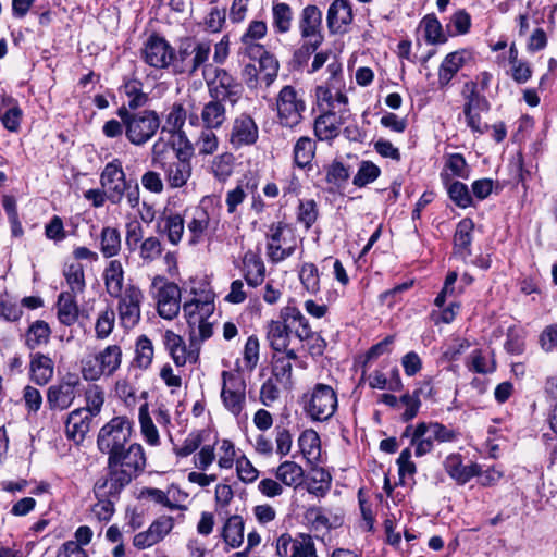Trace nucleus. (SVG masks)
Listing matches in <instances>:
<instances>
[{
    "label": "nucleus",
    "mask_w": 557,
    "mask_h": 557,
    "mask_svg": "<svg viewBox=\"0 0 557 557\" xmlns=\"http://www.w3.org/2000/svg\"><path fill=\"white\" fill-rule=\"evenodd\" d=\"M151 290L157 300L160 317L166 320L174 319L180 312L181 288L177 284L157 275L152 278Z\"/></svg>",
    "instance_id": "10"
},
{
    "label": "nucleus",
    "mask_w": 557,
    "mask_h": 557,
    "mask_svg": "<svg viewBox=\"0 0 557 557\" xmlns=\"http://www.w3.org/2000/svg\"><path fill=\"white\" fill-rule=\"evenodd\" d=\"M29 371L32 380L38 385H46L53 376L52 359L41 352L30 355Z\"/></svg>",
    "instance_id": "31"
},
{
    "label": "nucleus",
    "mask_w": 557,
    "mask_h": 557,
    "mask_svg": "<svg viewBox=\"0 0 557 557\" xmlns=\"http://www.w3.org/2000/svg\"><path fill=\"white\" fill-rule=\"evenodd\" d=\"M298 444L307 458H314L320 451V437L313 430L304 431L298 438Z\"/></svg>",
    "instance_id": "62"
},
{
    "label": "nucleus",
    "mask_w": 557,
    "mask_h": 557,
    "mask_svg": "<svg viewBox=\"0 0 557 557\" xmlns=\"http://www.w3.org/2000/svg\"><path fill=\"white\" fill-rule=\"evenodd\" d=\"M183 312L187 320L188 325H193L199 320L209 319L214 312V302L212 299L206 298L191 299L183 305Z\"/></svg>",
    "instance_id": "33"
},
{
    "label": "nucleus",
    "mask_w": 557,
    "mask_h": 557,
    "mask_svg": "<svg viewBox=\"0 0 557 557\" xmlns=\"http://www.w3.org/2000/svg\"><path fill=\"white\" fill-rule=\"evenodd\" d=\"M243 275L251 287L261 285L265 277V265L259 253L248 250L243 257Z\"/></svg>",
    "instance_id": "27"
},
{
    "label": "nucleus",
    "mask_w": 557,
    "mask_h": 557,
    "mask_svg": "<svg viewBox=\"0 0 557 557\" xmlns=\"http://www.w3.org/2000/svg\"><path fill=\"white\" fill-rule=\"evenodd\" d=\"M447 193L450 200L460 208H468L472 205V197L468 186L459 181H455L447 186Z\"/></svg>",
    "instance_id": "59"
},
{
    "label": "nucleus",
    "mask_w": 557,
    "mask_h": 557,
    "mask_svg": "<svg viewBox=\"0 0 557 557\" xmlns=\"http://www.w3.org/2000/svg\"><path fill=\"white\" fill-rule=\"evenodd\" d=\"M422 26L424 28L425 39L428 42L442 44L446 41L442 25L435 15H426L422 20Z\"/></svg>",
    "instance_id": "61"
},
{
    "label": "nucleus",
    "mask_w": 557,
    "mask_h": 557,
    "mask_svg": "<svg viewBox=\"0 0 557 557\" xmlns=\"http://www.w3.org/2000/svg\"><path fill=\"white\" fill-rule=\"evenodd\" d=\"M474 223L471 219H462L456 227L454 235V251L461 259L466 260L471 256L472 231Z\"/></svg>",
    "instance_id": "32"
},
{
    "label": "nucleus",
    "mask_w": 557,
    "mask_h": 557,
    "mask_svg": "<svg viewBox=\"0 0 557 557\" xmlns=\"http://www.w3.org/2000/svg\"><path fill=\"white\" fill-rule=\"evenodd\" d=\"M153 354L152 342L146 335H140L135 345V364L140 369L149 368L153 360Z\"/></svg>",
    "instance_id": "50"
},
{
    "label": "nucleus",
    "mask_w": 557,
    "mask_h": 557,
    "mask_svg": "<svg viewBox=\"0 0 557 557\" xmlns=\"http://www.w3.org/2000/svg\"><path fill=\"white\" fill-rule=\"evenodd\" d=\"M76 296L70 292H62L58 297V319L66 326L73 325L78 319L79 309L75 300Z\"/></svg>",
    "instance_id": "35"
},
{
    "label": "nucleus",
    "mask_w": 557,
    "mask_h": 557,
    "mask_svg": "<svg viewBox=\"0 0 557 557\" xmlns=\"http://www.w3.org/2000/svg\"><path fill=\"white\" fill-rule=\"evenodd\" d=\"M290 557H319L312 536L306 533L297 534Z\"/></svg>",
    "instance_id": "56"
},
{
    "label": "nucleus",
    "mask_w": 557,
    "mask_h": 557,
    "mask_svg": "<svg viewBox=\"0 0 557 557\" xmlns=\"http://www.w3.org/2000/svg\"><path fill=\"white\" fill-rule=\"evenodd\" d=\"M273 26L276 32L284 34L292 27L293 11L292 8L284 2L274 3L272 8Z\"/></svg>",
    "instance_id": "52"
},
{
    "label": "nucleus",
    "mask_w": 557,
    "mask_h": 557,
    "mask_svg": "<svg viewBox=\"0 0 557 557\" xmlns=\"http://www.w3.org/2000/svg\"><path fill=\"white\" fill-rule=\"evenodd\" d=\"M235 157L231 152H224L211 162V172L219 181H225L233 173Z\"/></svg>",
    "instance_id": "53"
},
{
    "label": "nucleus",
    "mask_w": 557,
    "mask_h": 557,
    "mask_svg": "<svg viewBox=\"0 0 557 557\" xmlns=\"http://www.w3.org/2000/svg\"><path fill=\"white\" fill-rule=\"evenodd\" d=\"M202 76L207 82L209 95L213 100L235 106L242 98L244 88L224 69L205 66Z\"/></svg>",
    "instance_id": "5"
},
{
    "label": "nucleus",
    "mask_w": 557,
    "mask_h": 557,
    "mask_svg": "<svg viewBox=\"0 0 557 557\" xmlns=\"http://www.w3.org/2000/svg\"><path fill=\"white\" fill-rule=\"evenodd\" d=\"M404 436H411L410 445L414 448V456L422 457L432 451L434 437L431 433L425 432L424 435L418 436V424L413 428L408 425L404 432Z\"/></svg>",
    "instance_id": "47"
},
{
    "label": "nucleus",
    "mask_w": 557,
    "mask_h": 557,
    "mask_svg": "<svg viewBox=\"0 0 557 557\" xmlns=\"http://www.w3.org/2000/svg\"><path fill=\"white\" fill-rule=\"evenodd\" d=\"M465 63L462 52H451L446 55L438 70V84L441 87L448 85L451 78Z\"/></svg>",
    "instance_id": "41"
},
{
    "label": "nucleus",
    "mask_w": 557,
    "mask_h": 557,
    "mask_svg": "<svg viewBox=\"0 0 557 557\" xmlns=\"http://www.w3.org/2000/svg\"><path fill=\"white\" fill-rule=\"evenodd\" d=\"M245 523L240 516H231L224 523L221 537L231 548L239 547L244 542Z\"/></svg>",
    "instance_id": "36"
},
{
    "label": "nucleus",
    "mask_w": 557,
    "mask_h": 557,
    "mask_svg": "<svg viewBox=\"0 0 557 557\" xmlns=\"http://www.w3.org/2000/svg\"><path fill=\"white\" fill-rule=\"evenodd\" d=\"M123 91L128 98L127 106H125L128 111H135L143 108L149 101V96L143 91V84L138 79H129L125 82L123 85Z\"/></svg>",
    "instance_id": "44"
},
{
    "label": "nucleus",
    "mask_w": 557,
    "mask_h": 557,
    "mask_svg": "<svg viewBox=\"0 0 557 557\" xmlns=\"http://www.w3.org/2000/svg\"><path fill=\"white\" fill-rule=\"evenodd\" d=\"M259 138V128L255 120L246 113L237 116L232 124L230 133V144L239 149L245 146H251Z\"/></svg>",
    "instance_id": "20"
},
{
    "label": "nucleus",
    "mask_w": 557,
    "mask_h": 557,
    "mask_svg": "<svg viewBox=\"0 0 557 557\" xmlns=\"http://www.w3.org/2000/svg\"><path fill=\"white\" fill-rule=\"evenodd\" d=\"M189 244H198L210 226V215L202 206H196L185 211Z\"/></svg>",
    "instance_id": "22"
},
{
    "label": "nucleus",
    "mask_w": 557,
    "mask_h": 557,
    "mask_svg": "<svg viewBox=\"0 0 557 557\" xmlns=\"http://www.w3.org/2000/svg\"><path fill=\"white\" fill-rule=\"evenodd\" d=\"M250 53L259 54L257 70L261 87H270L277 77L280 69L278 61L272 54L263 51L262 47L259 45L251 46L249 48V54Z\"/></svg>",
    "instance_id": "23"
},
{
    "label": "nucleus",
    "mask_w": 557,
    "mask_h": 557,
    "mask_svg": "<svg viewBox=\"0 0 557 557\" xmlns=\"http://www.w3.org/2000/svg\"><path fill=\"white\" fill-rule=\"evenodd\" d=\"M306 102L301 90L290 85L284 86L276 97V116L280 125L294 128L304 117Z\"/></svg>",
    "instance_id": "7"
},
{
    "label": "nucleus",
    "mask_w": 557,
    "mask_h": 557,
    "mask_svg": "<svg viewBox=\"0 0 557 557\" xmlns=\"http://www.w3.org/2000/svg\"><path fill=\"white\" fill-rule=\"evenodd\" d=\"M186 117V110L184 109L183 104L175 102L169 108V111L164 116V124L162 126V132L177 135L182 146H185L186 140H188L185 132L183 131Z\"/></svg>",
    "instance_id": "28"
},
{
    "label": "nucleus",
    "mask_w": 557,
    "mask_h": 557,
    "mask_svg": "<svg viewBox=\"0 0 557 557\" xmlns=\"http://www.w3.org/2000/svg\"><path fill=\"white\" fill-rule=\"evenodd\" d=\"M463 95L466 98V103L463 106L465 115H469L470 112L472 111H479L484 113L490 110V102L484 96L478 92L475 83H466Z\"/></svg>",
    "instance_id": "42"
},
{
    "label": "nucleus",
    "mask_w": 557,
    "mask_h": 557,
    "mask_svg": "<svg viewBox=\"0 0 557 557\" xmlns=\"http://www.w3.org/2000/svg\"><path fill=\"white\" fill-rule=\"evenodd\" d=\"M380 173L381 171L377 165L369 161H363L360 164L357 174L354 176L352 183L358 187H363L367 184L374 182L379 177Z\"/></svg>",
    "instance_id": "63"
},
{
    "label": "nucleus",
    "mask_w": 557,
    "mask_h": 557,
    "mask_svg": "<svg viewBox=\"0 0 557 557\" xmlns=\"http://www.w3.org/2000/svg\"><path fill=\"white\" fill-rule=\"evenodd\" d=\"M51 329L42 320L33 322L25 334V345L28 349L35 350L49 343Z\"/></svg>",
    "instance_id": "37"
},
{
    "label": "nucleus",
    "mask_w": 557,
    "mask_h": 557,
    "mask_svg": "<svg viewBox=\"0 0 557 557\" xmlns=\"http://www.w3.org/2000/svg\"><path fill=\"white\" fill-rule=\"evenodd\" d=\"M305 411L315 421H326L338 406L337 394L330 385L318 383L305 396Z\"/></svg>",
    "instance_id": "8"
},
{
    "label": "nucleus",
    "mask_w": 557,
    "mask_h": 557,
    "mask_svg": "<svg viewBox=\"0 0 557 557\" xmlns=\"http://www.w3.org/2000/svg\"><path fill=\"white\" fill-rule=\"evenodd\" d=\"M301 37L306 39L304 48L307 52H314L323 41L322 11L317 5H307L302 9L299 18Z\"/></svg>",
    "instance_id": "15"
},
{
    "label": "nucleus",
    "mask_w": 557,
    "mask_h": 557,
    "mask_svg": "<svg viewBox=\"0 0 557 557\" xmlns=\"http://www.w3.org/2000/svg\"><path fill=\"white\" fill-rule=\"evenodd\" d=\"M175 54L171 45L158 36H151L141 49L144 61L151 67L160 70L170 67L173 71Z\"/></svg>",
    "instance_id": "17"
},
{
    "label": "nucleus",
    "mask_w": 557,
    "mask_h": 557,
    "mask_svg": "<svg viewBox=\"0 0 557 557\" xmlns=\"http://www.w3.org/2000/svg\"><path fill=\"white\" fill-rule=\"evenodd\" d=\"M444 469L458 484H466L473 476L479 474V467L476 465L463 466L461 457L456 454L446 457L444 460Z\"/></svg>",
    "instance_id": "30"
},
{
    "label": "nucleus",
    "mask_w": 557,
    "mask_h": 557,
    "mask_svg": "<svg viewBox=\"0 0 557 557\" xmlns=\"http://www.w3.org/2000/svg\"><path fill=\"white\" fill-rule=\"evenodd\" d=\"M298 358H289L288 354L274 355L272 358V374L283 385L292 384L293 363Z\"/></svg>",
    "instance_id": "45"
},
{
    "label": "nucleus",
    "mask_w": 557,
    "mask_h": 557,
    "mask_svg": "<svg viewBox=\"0 0 557 557\" xmlns=\"http://www.w3.org/2000/svg\"><path fill=\"white\" fill-rule=\"evenodd\" d=\"M287 232L289 230L283 223L271 225L270 234L268 235L267 255L272 262H281L294 253L295 245H287L285 236Z\"/></svg>",
    "instance_id": "21"
},
{
    "label": "nucleus",
    "mask_w": 557,
    "mask_h": 557,
    "mask_svg": "<svg viewBox=\"0 0 557 557\" xmlns=\"http://www.w3.org/2000/svg\"><path fill=\"white\" fill-rule=\"evenodd\" d=\"M299 278L304 288L310 294L320 290V276L318 268L313 263H304L299 271Z\"/></svg>",
    "instance_id": "55"
},
{
    "label": "nucleus",
    "mask_w": 557,
    "mask_h": 557,
    "mask_svg": "<svg viewBox=\"0 0 557 557\" xmlns=\"http://www.w3.org/2000/svg\"><path fill=\"white\" fill-rule=\"evenodd\" d=\"M304 314L294 306L281 309L280 318L271 320L265 326V339L269 346L277 354H288L289 358H299V347L295 338V331L301 327Z\"/></svg>",
    "instance_id": "2"
},
{
    "label": "nucleus",
    "mask_w": 557,
    "mask_h": 557,
    "mask_svg": "<svg viewBox=\"0 0 557 557\" xmlns=\"http://www.w3.org/2000/svg\"><path fill=\"white\" fill-rule=\"evenodd\" d=\"M133 432V423L125 416H117L107 422L97 436V447L100 453L111 454L129 444Z\"/></svg>",
    "instance_id": "6"
},
{
    "label": "nucleus",
    "mask_w": 557,
    "mask_h": 557,
    "mask_svg": "<svg viewBox=\"0 0 557 557\" xmlns=\"http://www.w3.org/2000/svg\"><path fill=\"white\" fill-rule=\"evenodd\" d=\"M185 221L180 214H170L164 219L163 231L171 244L177 245L184 234Z\"/></svg>",
    "instance_id": "54"
},
{
    "label": "nucleus",
    "mask_w": 557,
    "mask_h": 557,
    "mask_svg": "<svg viewBox=\"0 0 557 557\" xmlns=\"http://www.w3.org/2000/svg\"><path fill=\"white\" fill-rule=\"evenodd\" d=\"M176 161L168 164L162 163L161 169L164 172L166 184L170 188L176 189L184 187L191 176V163L189 158L193 154V145L186 140L185 146L178 147L176 150Z\"/></svg>",
    "instance_id": "12"
},
{
    "label": "nucleus",
    "mask_w": 557,
    "mask_h": 557,
    "mask_svg": "<svg viewBox=\"0 0 557 557\" xmlns=\"http://www.w3.org/2000/svg\"><path fill=\"white\" fill-rule=\"evenodd\" d=\"M189 326V342H191V344L195 346V347H199L200 348V344L210 338L213 334V330H212V323L209 322V320H199V323L196 322L195 324L193 325H188Z\"/></svg>",
    "instance_id": "64"
},
{
    "label": "nucleus",
    "mask_w": 557,
    "mask_h": 557,
    "mask_svg": "<svg viewBox=\"0 0 557 557\" xmlns=\"http://www.w3.org/2000/svg\"><path fill=\"white\" fill-rule=\"evenodd\" d=\"M104 389L97 385L90 384L85 389V412L91 417H96L100 413L104 404Z\"/></svg>",
    "instance_id": "51"
},
{
    "label": "nucleus",
    "mask_w": 557,
    "mask_h": 557,
    "mask_svg": "<svg viewBox=\"0 0 557 557\" xmlns=\"http://www.w3.org/2000/svg\"><path fill=\"white\" fill-rule=\"evenodd\" d=\"M100 184L107 191V198L110 202L117 205L122 201L131 185L126 181L122 162L119 159L106 164L100 175Z\"/></svg>",
    "instance_id": "14"
},
{
    "label": "nucleus",
    "mask_w": 557,
    "mask_h": 557,
    "mask_svg": "<svg viewBox=\"0 0 557 557\" xmlns=\"http://www.w3.org/2000/svg\"><path fill=\"white\" fill-rule=\"evenodd\" d=\"M221 399L224 407L234 416H238L246 403V384L239 373L223 371Z\"/></svg>",
    "instance_id": "13"
},
{
    "label": "nucleus",
    "mask_w": 557,
    "mask_h": 557,
    "mask_svg": "<svg viewBox=\"0 0 557 557\" xmlns=\"http://www.w3.org/2000/svg\"><path fill=\"white\" fill-rule=\"evenodd\" d=\"M94 417L85 412V409L73 410L65 422V433L67 438L79 444L89 432L90 422Z\"/></svg>",
    "instance_id": "26"
},
{
    "label": "nucleus",
    "mask_w": 557,
    "mask_h": 557,
    "mask_svg": "<svg viewBox=\"0 0 557 557\" xmlns=\"http://www.w3.org/2000/svg\"><path fill=\"white\" fill-rule=\"evenodd\" d=\"M295 338L297 339L299 350L307 346V350L312 357H320L325 350L326 342L320 334L311 330L309 321L305 315L301 327H297L295 331Z\"/></svg>",
    "instance_id": "25"
},
{
    "label": "nucleus",
    "mask_w": 557,
    "mask_h": 557,
    "mask_svg": "<svg viewBox=\"0 0 557 557\" xmlns=\"http://www.w3.org/2000/svg\"><path fill=\"white\" fill-rule=\"evenodd\" d=\"M163 247L159 238L150 236L145 238L139 246V258L145 264L157 260L162 253Z\"/></svg>",
    "instance_id": "57"
},
{
    "label": "nucleus",
    "mask_w": 557,
    "mask_h": 557,
    "mask_svg": "<svg viewBox=\"0 0 557 557\" xmlns=\"http://www.w3.org/2000/svg\"><path fill=\"white\" fill-rule=\"evenodd\" d=\"M352 21V11L348 1L335 0L327 10L326 23L331 33H344Z\"/></svg>",
    "instance_id": "24"
},
{
    "label": "nucleus",
    "mask_w": 557,
    "mask_h": 557,
    "mask_svg": "<svg viewBox=\"0 0 557 557\" xmlns=\"http://www.w3.org/2000/svg\"><path fill=\"white\" fill-rule=\"evenodd\" d=\"M201 123L203 128L216 129L220 128L226 121L225 106L219 100L211 99L207 102L200 113Z\"/></svg>",
    "instance_id": "34"
},
{
    "label": "nucleus",
    "mask_w": 557,
    "mask_h": 557,
    "mask_svg": "<svg viewBox=\"0 0 557 557\" xmlns=\"http://www.w3.org/2000/svg\"><path fill=\"white\" fill-rule=\"evenodd\" d=\"M162 343L176 367H184L186 363H197L199 359V347L191 342L186 345L184 338L172 330L162 333Z\"/></svg>",
    "instance_id": "18"
},
{
    "label": "nucleus",
    "mask_w": 557,
    "mask_h": 557,
    "mask_svg": "<svg viewBox=\"0 0 557 557\" xmlns=\"http://www.w3.org/2000/svg\"><path fill=\"white\" fill-rule=\"evenodd\" d=\"M115 324V312L113 308L107 307L98 314L96 320L95 331L99 339L107 338L113 331Z\"/></svg>",
    "instance_id": "58"
},
{
    "label": "nucleus",
    "mask_w": 557,
    "mask_h": 557,
    "mask_svg": "<svg viewBox=\"0 0 557 557\" xmlns=\"http://www.w3.org/2000/svg\"><path fill=\"white\" fill-rule=\"evenodd\" d=\"M293 153L294 163L298 168L310 166L315 154V143L310 137L302 136L296 141Z\"/></svg>",
    "instance_id": "43"
},
{
    "label": "nucleus",
    "mask_w": 557,
    "mask_h": 557,
    "mask_svg": "<svg viewBox=\"0 0 557 557\" xmlns=\"http://www.w3.org/2000/svg\"><path fill=\"white\" fill-rule=\"evenodd\" d=\"M305 471L295 461L282 462L275 471L276 479L286 486H298L302 483Z\"/></svg>",
    "instance_id": "39"
},
{
    "label": "nucleus",
    "mask_w": 557,
    "mask_h": 557,
    "mask_svg": "<svg viewBox=\"0 0 557 557\" xmlns=\"http://www.w3.org/2000/svg\"><path fill=\"white\" fill-rule=\"evenodd\" d=\"M79 379L75 374H69L55 384L48 387L47 404L51 410H65L71 407L76 398Z\"/></svg>",
    "instance_id": "16"
},
{
    "label": "nucleus",
    "mask_w": 557,
    "mask_h": 557,
    "mask_svg": "<svg viewBox=\"0 0 557 557\" xmlns=\"http://www.w3.org/2000/svg\"><path fill=\"white\" fill-rule=\"evenodd\" d=\"M117 298V313L122 327L125 330L134 329L141 319V304L144 301V293L134 285L128 284L124 292Z\"/></svg>",
    "instance_id": "11"
},
{
    "label": "nucleus",
    "mask_w": 557,
    "mask_h": 557,
    "mask_svg": "<svg viewBox=\"0 0 557 557\" xmlns=\"http://www.w3.org/2000/svg\"><path fill=\"white\" fill-rule=\"evenodd\" d=\"M350 117L348 108L329 110L315 119L314 133L320 140H331L338 136L341 126Z\"/></svg>",
    "instance_id": "19"
},
{
    "label": "nucleus",
    "mask_w": 557,
    "mask_h": 557,
    "mask_svg": "<svg viewBox=\"0 0 557 557\" xmlns=\"http://www.w3.org/2000/svg\"><path fill=\"white\" fill-rule=\"evenodd\" d=\"M196 149L200 156L213 154L219 148V139L213 129L203 128L196 143Z\"/></svg>",
    "instance_id": "60"
},
{
    "label": "nucleus",
    "mask_w": 557,
    "mask_h": 557,
    "mask_svg": "<svg viewBox=\"0 0 557 557\" xmlns=\"http://www.w3.org/2000/svg\"><path fill=\"white\" fill-rule=\"evenodd\" d=\"M425 432L431 433L437 443H451L458 438V432L438 422H420L418 423V436L424 435Z\"/></svg>",
    "instance_id": "38"
},
{
    "label": "nucleus",
    "mask_w": 557,
    "mask_h": 557,
    "mask_svg": "<svg viewBox=\"0 0 557 557\" xmlns=\"http://www.w3.org/2000/svg\"><path fill=\"white\" fill-rule=\"evenodd\" d=\"M69 292L73 294H81L84 292L86 282L84 275V267L79 262H72L66 264L63 270Z\"/></svg>",
    "instance_id": "46"
},
{
    "label": "nucleus",
    "mask_w": 557,
    "mask_h": 557,
    "mask_svg": "<svg viewBox=\"0 0 557 557\" xmlns=\"http://www.w3.org/2000/svg\"><path fill=\"white\" fill-rule=\"evenodd\" d=\"M122 348L112 344L102 350L85 356L81 360V374L85 381H98L102 376H112L122 364Z\"/></svg>",
    "instance_id": "4"
},
{
    "label": "nucleus",
    "mask_w": 557,
    "mask_h": 557,
    "mask_svg": "<svg viewBox=\"0 0 557 557\" xmlns=\"http://www.w3.org/2000/svg\"><path fill=\"white\" fill-rule=\"evenodd\" d=\"M100 252L104 258H113L121 251V234L116 227L106 226L100 233Z\"/></svg>",
    "instance_id": "40"
},
{
    "label": "nucleus",
    "mask_w": 557,
    "mask_h": 557,
    "mask_svg": "<svg viewBox=\"0 0 557 557\" xmlns=\"http://www.w3.org/2000/svg\"><path fill=\"white\" fill-rule=\"evenodd\" d=\"M117 116L124 121L127 140L137 147L150 141L160 128V117L154 110L128 111L125 106L117 110Z\"/></svg>",
    "instance_id": "3"
},
{
    "label": "nucleus",
    "mask_w": 557,
    "mask_h": 557,
    "mask_svg": "<svg viewBox=\"0 0 557 557\" xmlns=\"http://www.w3.org/2000/svg\"><path fill=\"white\" fill-rule=\"evenodd\" d=\"M147 459L144 447L131 443L108 457V476L98 480L95 493L98 497H117L134 479L146 468Z\"/></svg>",
    "instance_id": "1"
},
{
    "label": "nucleus",
    "mask_w": 557,
    "mask_h": 557,
    "mask_svg": "<svg viewBox=\"0 0 557 557\" xmlns=\"http://www.w3.org/2000/svg\"><path fill=\"white\" fill-rule=\"evenodd\" d=\"M211 53V42L197 40L180 48L175 54L173 73L194 75L200 67L210 66L207 64Z\"/></svg>",
    "instance_id": "9"
},
{
    "label": "nucleus",
    "mask_w": 557,
    "mask_h": 557,
    "mask_svg": "<svg viewBox=\"0 0 557 557\" xmlns=\"http://www.w3.org/2000/svg\"><path fill=\"white\" fill-rule=\"evenodd\" d=\"M138 419L140 432L147 444L158 446L160 444L159 432L149 414L148 405L144 404L139 407Z\"/></svg>",
    "instance_id": "48"
},
{
    "label": "nucleus",
    "mask_w": 557,
    "mask_h": 557,
    "mask_svg": "<svg viewBox=\"0 0 557 557\" xmlns=\"http://www.w3.org/2000/svg\"><path fill=\"white\" fill-rule=\"evenodd\" d=\"M469 369L473 372L486 374L492 373L496 368V362L492 352H484L481 349H474L469 355Z\"/></svg>",
    "instance_id": "49"
},
{
    "label": "nucleus",
    "mask_w": 557,
    "mask_h": 557,
    "mask_svg": "<svg viewBox=\"0 0 557 557\" xmlns=\"http://www.w3.org/2000/svg\"><path fill=\"white\" fill-rule=\"evenodd\" d=\"M124 267L120 260L112 259L108 262L102 276L109 296H119L124 292Z\"/></svg>",
    "instance_id": "29"
}]
</instances>
